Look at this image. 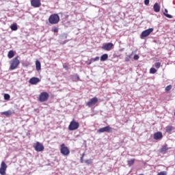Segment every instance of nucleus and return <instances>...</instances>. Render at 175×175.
Masks as SVG:
<instances>
[{"instance_id": "20e7f679", "label": "nucleus", "mask_w": 175, "mask_h": 175, "mask_svg": "<svg viewBox=\"0 0 175 175\" xmlns=\"http://www.w3.org/2000/svg\"><path fill=\"white\" fill-rule=\"evenodd\" d=\"M60 152L64 157H68L70 154V150L68 148V146H65V144L61 145Z\"/></svg>"}, {"instance_id": "f704fd0d", "label": "nucleus", "mask_w": 175, "mask_h": 175, "mask_svg": "<svg viewBox=\"0 0 175 175\" xmlns=\"http://www.w3.org/2000/svg\"><path fill=\"white\" fill-rule=\"evenodd\" d=\"M133 59H135V61H137V59H139V55H135Z\"/></svg>"}, {"instance_id": "5701e85b", "label": "nucleus", "mask_w": 175, "mask_h": 175, "mask_svg": "<svg viewBox=\"0 0 175 175\" xmlns=\"http://www.w3.org/2000/svg\"><path fill=\"white\" fill-rule=\"evenodd\" d=\"M167 13V9H165V12L163 13L164 16H165V17H167V18H173V16Z\"/></svg>"}, {"instance_id": "412c9836", "label": "nucleus", "mask_w": 175, "mask_h": 175, "mask_svg": "<svg viewBox=\"0 0 175 175\" xmlns=\"http://www.w3.org/2000/svg\"><path fill=\"white\" fill-rule=\"evenodd\" d=\"M10 29H12V31H17L18 29L17 23H14L11 25Z\"/></svg>"}, {"instance_id": "a211bd4d", "label": "nucleus", "mask_w": 175, "mask_h": 175, "mask_svg": "<svg viewBox=\"0 0 175 175\" xmlns=\"http://www.w3.org/2000/svg\"><path fill=\"white\" fill-rule=\"evenodd\" d=\"M36 69L38 72L42 69V65L40 64V62L39 60L36 61Z\"/></svg>"}, {"instance_id": "0eeeda50", "label": "nucleus", "mask_w": 175, "mask_h": 175, "mask_svg": "<svg viewBox=\"0 0 175 175\" xmlns=\"http://www.w3.org/2000/svg\"><path fill=\"white\" fill-rule=\"evenodd\" d=\"M113 47H114V44L111 42H108L103 44L102 49L103 50H105V51H110V50H111Z\"/></svg>"}, {"instance_id": "6e6552de", "label": "nucleus", "mask_w": 175, "mask_h": 175, "mask_svg": "<svg viewBox=\"0 0 175 175\" xmlns=\"http://www.w3.org/2000/svg\"><path fill=\"white\" fill-rule=\"evenodd\" d=\"M96 103H98V98L94 97L86 103V106H88V107H92V106H95Z\"/></svg>"}, {"instance_id": "7c9ffc66", "label": "nucleus", "mask_w": 175, "mask_h": 175, "mask_svg": "<svg viewBox=\"0 0 175 175\" xmlns=\"http://www.w3.org/2000/svg\"><path fill=\"white\" fill-rule=\"evenodd\" d=\"M53 32H54L55 33H57V32H58V28L57 27H54L52 29Z\"/></svg>"}, {"instance_id": "e433bc0d", "label": "nucleus", "mask_w": 175, "mask_h": 175, "mask_svg": "<svg viewBox=\"0 0 175 175\" xmlns=\"http://www.w3.org/2000/svg\"><path fill=\"white\" fill-rule=\"evenodd\" d=\"M75 77H76L77 81H79L80 79V77L77 75H75Z\"/></svg>"}, {"instance_id": "bb28decb", "label": "nucleus", "mask_w": 175, "mask_h": 175, "mask_svg": "<svg viewBox=\"0 0 175 175\" xmlns=\"http://www.w3.org/2000/svg\"><path fill=\"white\" fill-rule=\"evenodd\" d=\"M4 99L5 100H9L10 99V95H9L8 94H4Z\"/></svg>"}, {"instance_id": "aec40b11", "label": "nucleus", "mask_w": 175, "mask_h": 175, "mask_svg": "<svg viewBox=\"0 0 175 175\" xmlns=\"http://www.w3.org/2000/svg\"><path fill=\"white\" fill-rule=\"evenodd\" d=\"M96 61H99V57H96L95 58H91L88 63V65H91L92 62H96Z\"/></svg>"}, {"instance_id": "f257e3e1", "label": "nucleus", "mask_w": 175, "mask_h": 175, "mask_svg": "<svg viewBox=\"0 0 175 175\" xmlns=\"http://www.w3.org/2000/svg\"><path fill=\"white\" fill-rule=\"evenodd\" d=\"M19 65L20 60H18V57H16L10 61V70H14V69H17Z\"/></svg>"}, {"instance_id": "b1692460", "label": "nucleus", "mask_w": 175, "mask_h": 175, "mask_svg": "<svg viewBox=\"0 0 175 175\" xmlns=\"http://www.w3.org/2000/svg\"><path fill=\"white\" fill-rule=\"evenodd\" d=\"M8 58H13L14 57V51H10L8 52Z\"/></svg>"}, {"instance_id": "cd10ccee", "label": "nucleus", "mask_w": 175, "mask_h": 175, "mask_svg": "<svg viewBox=\"0 0 175 175\" xmlns=\"http://www.w3.org/2000/svg\"><path fill=\"white\" fill-rule=\"evenodd\" d=\"M85 163H87V165H91L92 163V159H90L85 161Z\"/></svg>"}, {"instance_id": "2f4dec72", "label": "nucleus", "mask_w": 175, "mask_h": 175, "mask_svg": "<svg viewBox=\"0 0 175 175\" xmlns=\"http://www.w3.org/2000/svg\"><path fill=\"white\" fill-rule=\"evenodd\" d=\"M125 61L126 62H129V61H131V56H126V57H125Z\"/></svg>"}, {"instance_id": "f8f14e48", "label": "nucleus", "mask_w": 175, "mask_h": 175, "mask_svg": "<svg viewBox=\"0 0 175 175\" xmlns=\"http://www.w3.org/2000/svg\"><path fill=\"white\" fill-rule=\"evenodd\" d=\"M31 5L33 8H40L42 6L41 0H31Z\"/></svg>"}, {"instance_id": "dca6fc26", "label": "nucleus", "mask_w": 175, "mask_h": 175, "mask_svg": "<svg viewBox=\"0 0 175 175\" xmlns=\"http://www.w3.org/2000/svg\"><path fill=\"white\" fill-rule=\"evenodd\" d=\"M174 129V127H173L172 125H168L165 127V132L170 135L172 133V131H173Z\"/></svg>"}, {"instance_id": "423d86ee", "label": "nucleus", "mask_w": 175, "mask_h": 175, "mask_svg": "<svg viewBox=\"0 0 175 175\" xmlns=\"http://www.w3.org/2000/svg\"><path fill=\"white\" fill-rule=\"evenodd\" d=\"M49 99V93L44 92H42L39 96L40 102H46Z\"/></svg>"}, {"instance_id": "9d476101", "label": "nucleus", "mask_w": 175, "mask_h": 175, "mask_svg": "<svg viewBox=\"0 0 175 175\" xmlns=\"http://www.w3.org/2000/svg\"><path fill=\"white\" fill-rule=\"evenodd\" d=\"M6 169H8V165H6V163H5V161H3L1 164L0 174L1 175L6 174Z\"/></svg>"}, {"instance_id": "ddd939ff", "label": "nucleus", "mask_w": 175, "mask_h": 175, "mask_svg": "<svg viewBox=\"0 0 175 175\" xmlns=\"http://www.w3.org/2000/svg\"><path fill=\"white\" fill-rule=\"evenodd\" d=\"M29 83L32 85H35L38 84V83H40V79L38 77H32L29 79Z\"/></svg>"}, {"instance_id": "473e14b6", "label": "nucleus", "mask_w": 175, "mask_h": 175, "mask_svg": "<svg viewBox=\"0 0 175 175\" xmlns=\"http://www.w3.org/2000/svg\"><path fill=\"white\" fill-rule=\"evenodd\" d=\"M85 155V153H83V154H82V156H81V163H83V159H84V156Z\"/></svg>"}, {"instance_id": "39448f33", "label": "nucleus", "mask_w": 175, "mask_h": 175, "mask_svg": "<svg viewBox=\"0 0 175 175\" xmlns=\"http://www.w3.org/2000/svg\"><path fill=\"white\" fill-rule=\"evenodd\" d=\"M98 133H103L105 132H107V133H111L112 129L110 127V126H106L105 127H103L99 129L97 131Z\"/></svg>"}, {"instance_id": "9b49d317", "label": "nucleus", "mask_w": 175, "mask_h": 175, "mask_svg": "<svg viewBox=\"0 0 175 175\" xmlns=\"http://www.w3.org/2000/svg\"><path fill=\"white\" fill-rule=\"evenodd\" d=\"M33 147L38 152H40V151L44 150V146H43V144H40V142H36Z\"/></svg>"}, {"instance_id": "4c0bfd02", "label": "nucleus", "mask_w": 175, "mask_h": 175, "mask_svg": "<svg viewBox=\"0 0 175 175\" xmlns=\"http://www.w3.org/2000/svg\"><path fill=\"white\" fill-rule=\"evenodd\" d=\"M63 37L65 38L66 39V34H63Z\"/></svg>"}, {"instance_id": "c9c22d12", "label": "nucleus", "mask_w": 175, "mask_h": 175, "mask_svg": "<svg viewBox=\"0 0 175 175\" xmlns=\"http://www.w3.org/2000/svg\"><path fill=\"white\" fill-rule=\"evenodd\" d=\"M63 66H64V69H66V70H68V66L64 65Z\"/></svg>"}, {"instance_id": "f3484780", "label": "nucleus", "mask_w": 175, "mask_h": 175, "mask_svg": "<svg viewBox=\"0 0 175 175\" xmlns=\"http://www.w3.org/2000/svg\"><path fill=\"white\" fill-rule=\"evenodd\" d=\"M13 113H14V111L8 110L6 111L1 112V114L5 116L6 117H9L10 116H12Z\"/></svg>"}, {"instance_id": "7ed1b4c3", "label": "nucleus", "mask_w": 175, "mask_h": 175, "mask_svg": "<svg viewBox=\"0 0 175 175\" xmlns=\"http://www.w3.org/2000/svg\"><path fill=\"white\" fill-rule=\"evenodd\" d=\"M79 126H80V124L73 119L68 126V129L69 131H76V129H79Z\"/></svg>"}, {"instance_id": "393cba45", "label": "nucleus", "mask_w": 175, "mask_h": 175, "mask_svg": "<svg viewBox=\"0 0 175 175\" xmlns=\"http://www.w3.org/2000/svg\"><path fill=\"white\" fill-rule=\"evenodd\" d=\"M135 159H131L127 161L129 166H132V165H133V163H135Z\"/></svg>"}, {"instance_id": "f03ea898", "label": "nucleus", "mask_w": 175, "mask_h": 175, "mask_svg": "<svg viewBox=\"0 0 175 175\" xmlns=\"http://www.w3.org/2000/svg\"><path fill=\"white\" fill-rule=\"evenodd\" d=\"M49 23L50 24H58L59 23V16L57 14H51L49 18Z\"/></svg>"}, {"instance_id": "c756f323", "label": "nucleus", "mask_w": 175, "mask_h": 175, "mask_svg": "<svg viewBox=\"0 0 175 175\" xmlns=\"http://www.w3.org/2000/svg\"><path fill=\"white\" fill-rule=\"evenodd\" d=\"M172 90V85H169L165 88V91H170Z\"/></svg>"}, {"instance_id": "a878e982", "label": "nucleus", "mask_w": 175, "mask_h": 175, "mask_svg": "<svg viewBox=\"0 0 175 175\" xmlns=\"http://www.w3.org/2000/svg\"><path fill=\"white\" fill-rule=\"evenodd\" d=\"M150 73H152V75H154V73H157V69L154 68H151L150 70Z\"/></svg>"}, {"instance_id": "4468645a", "label": "nucleus", "mask_w": 175, "mask_h": 175, "mask_svg": "<svg viewBox=\"0 0 175 175\" xmlns=\"http://www.w3.org/2000/svg\"><path fill=\"white\" fill-rule=\"evenodd\" d=\"M163 135H162V133L157 132L154 134V140H160V139H162Z\"/></svg>"}, {"instance_id": "1a4fd4ad", "label": "nucleus", "mask_w": 175, "mask_h": 175, "mask_svg": "<svg viewBox=\"0 0 175 175\" xmlns=\"http://www.w3.org/2000/svg\"><path fill=\"white\" fill-rule=\"evenodd\" d=\"M154 31L153 28H149L144 31H142V33H141V39H143V38H147V36H148L151 32H152Z\"/></svg>"}, {"instance_id": "c85d7f7f", "label": "nucleus", "mask_w": 175, "mask_h": 175, "mask_svg": "<svg viewBox=\"0 0 175 175\" xmlns=\"http://www.w3.org/2000/svg\"><path fill=\"white\" fill-rule=\"evenodd\" d=\"M154 66L157 69H159V68H161V64L159 62H157L154 64Z\"/></svg>"}, {"instance_id": "6ab92c4d", "label": "nucleus", "mask_w": 175, "mask_h": 175, "mask_svg": "<svg viewBox=\"0 0 175 175\" xmlns=\"http://www.w3.org/2000/svg\"><path fill=\"white\" fill-rule=\"evenodd\" d=\"M109 58V55L107 53H105L100 57V61L101 62H105V61H107V59Z\"/></svg>"}, {"instance_id": "2eb2a0df", "label": "nucleus", "mask_w": 175, "mask_h": 175, "mask_svg": "<svg viewBox=\"0 0 175 175\" xmlns=\"http://www.w3.org/2000/svg\"><path fill=\"white\" fill-rule=\"evenodd\" d=\"M153 10L155 12V13H159V12H161V6H159L158 3L154 4Z\"/></svg>"}, {"instance_id": "72a5a7b5", "label": "nucleus", "mask_w": 175, "mask_h": 175, "mask_svg": "<svg viewBox=\"0 0 175 175\" xmlns=\"http://www.w3.org/2000/svg\"><path fill=\"white\" fill-rule=\"evenodd\" d=\"M144 4L147 6L150 4V0H145L144 1Z\"/></svg>"}, {"instance_id": "4be33fe9", "label": "nucleus", "mask_w": 175, "mask_h": 175, "mask_svg": "<svg viewBox=\"0 0 175 175\" xmlns=\"http://www.w3.org/2000/svg\"><path fill=\"white\" fill-rule=\"evenodd\" d=\"M167 150H169V148H167V146H163L161 150H160V152H166L167 151Z\"/></svg>"}]
</instances>
